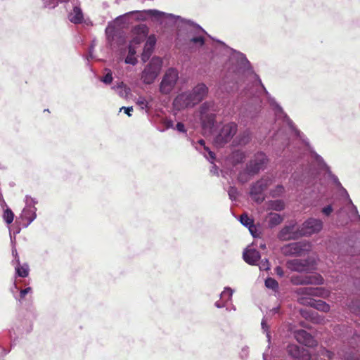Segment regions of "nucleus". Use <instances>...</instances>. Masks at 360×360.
<instances>
[{
	"instance_id": "1",
	"label": "nucleus",
	"mask_w": 360,
	"mask_h": 360,
	"mask_svg": "<svg viewBox=\"0 0 360 360\" xmlns=\"http://www.w3.org/2000/svg\"><path fill=\"white\" fill-rule=\"evenodd\" d=\"M218 41L216 49L227 57L223 65L224 75L219 83V88L226 92H232L238 89L240 82H243L246 75H253L257 84V92L252 94L250 101L247 103L246 107L240 112L242 122H248V120L254 119L261 109V95L264 94L274 112L276 120H281L286 124L295 136L302 142L309 144L304 134L297 129L294 122L283 111L282 107L276 102L267 91L262 82L259 77L254 72L250 62L246 56L240 51H236L221 41Z\"/></svg>"
},
{
	"instance_id": "2",
	"label": "nucleus",
	"mask_w": 360,
	"mask_h": 360,
	"mask_svg": "<svg viewBox=\"0 0 360 360\" xmlns=\"http://www.w3.org/2000/svg\"><path fill=\"white\" fill-rule=\"evenodd\" d=\"M174 19L179 20L182 23L180 30L186 31V39L188 44H193L201 47L205 44L204 34H207V32L198 24L191 20L183 18L179 15H175Z\"/></svg>"
},
{
	"instance_id": "3",
	"label": "nucleus",
	"mask_w": 360,
	"mask_h": 360,
	"mask_svg": "<svg viewBox=\"0 0 360 360\" xmlns=\"http://www.w3.org/2000/svg\"><path fill=\"white\" fill-rule=\"evenodd\" d=\"M208 87L204 83H199L191 91L179 95L174 103H182L181 107H192L203 101L207 96Z\"/></svg>"
},
{
	"instance_id": "4",
	"label": "nucleus",
	"mask_w": 360,
	"mask_h": 360,
	"mask_svg": "<svg viewBox=\"0 0 360 360\" xmlns=\"http://www.w3.org/2000/svg\"><path fill=\"white\" fill-rule=\"evenodd\" d=\"M162 59L159 56L151 58L141 72V78L144 84H151L154 82L162 70Z\"/></svg>"
},
{
	"instance_id": "5",
	"label": "nucleus",
	"mask_w": 360,
	"mask_h": 360,
	"mask_svg": "<svg viewBox=\"0 0 360 360\" xmlns=\"http://www.w3.org/2000/svg\"><path fill=\"white\" fill-rule=\"evenodd\" d=\"M238 131V124L230 122L223 124L214 138V143L218 148L224 147L231 141Z\"/></svg>"
},
{
	"instance_id": "6",
	"label": "nucleus",
	"mask_w": 360,
	"mask_h": 360,
	"mask_svg": "<svg viewBox=\"0 0 360 360\" xmlns=\"http://www.w3.org/2000/svg\"><path fill=\"white\" fill-rule=\"evenodd\" d=\"M214 103L212 101L204 102L200 108V120L204 127L212 128L216 122Z\"/></svg>"
},
{
	"instance_id": "7",
	"label": "nucleus",
	"mask_w": 360,
	"mask_h": 360,
	"mask_svg": "<svg viewBox=\"0 0 360 360\" xmlns=\"http://www.w3.org/2000/svg\"><path fill=\"white\" fill-rule=\"evenodd\" d=\"M130 14H131L132 18H134L137 21H145L147 18V15L157 20H160L164 17L171 20L175 18V15L174 14L167 13L156 9L133 11H130Z\"/></svg>"
},
{
	"instance_id": "8",
	"label": "nucleus",
	"mask_w": 360,
	"mask_h": 360,
	"mask_svg": "<svg viewBox=\"0 0 360 360\" xmlns=\"http://www.w3.org/2000/svg\"><path fill=\"white\" fill-rule=\"evenodd\" d=\"M178 79V71L173 68H169L160 82V91L163 94H169L175 86Z\"/></svg>"
},
{
	"instance_id": "9",
	"label": "nucleus",
	"mask_w": 360,
	"mask_h": 360,
	"mask_svg": "<svg viewBox=\"0 0 360 360\" xmlns=\"http://www.w3.org/2000/svg\"><path fill=\"white\" fill-rule=\"evenodd\" d=\"M323 227V222L321 219L309 217L302 224L300 229L302 237H309L321 232Z\"/></svg>"
},
{
	"instance_id": "10",
	"label": "nucleus",
	"mask_w": 360,
	"mask_h": 360,
	"mask_svg": "<svg viewBox=\"0 0 360 360\" xmlns=\"http://www.w3.org/2000/svg\"><path fill=\"white\" fill-rule=\"evenodd\" d=\"M297 222L291 220L285 224L278 233V238L282 241L297 240L302 238L300 227L296 229Z\"/></svg>"
},
{
	"instance_id": "11",
	"label": "nucleus",
	"mask_w": 360,
	"mask_h": 360,
	"mask_svg": "<svg viewBox=\"0 0 360 360\" xmlns=\"http://www.w3.org/2000/svg\"><path fill=\"white\" fill-rule=\"evenodd\" d=\"M268 162V158L263 152L257 153L247 164L246 172L249 175H255L264 169Z\"/></svg>"
},
{
	"instance_id": "12",
	"label": "nucleus",
	"mask_w": 360,
	"mask_h": 360,
	"mask_svg": "<svg viewBox=\"0 0 360 360\" xmlns=\"http://www.w3.org/2000/svg\"><path fill=\"white\" fill-rule=\"evenodd\" d=\"M60 4H64L65 7L68 8L69 4H71L72 9L68 13V20L75 25L83 23L84 13L80 7V2L79 0H65Z\"/></svg>"
},
{
	"instance_id": "13",
	"label": "nucleus",
	"mask_w": 360,
	"mask_h": 360,
	"mask_svg": "<svg viewBox=\"0 0 360 360\" xmlns=\"http://www.w3.org/2000/svg\"><path fill=\"white\" fill-rule=\"evenodd\" d=\"M308 246V243L306 242H294L283 246L281 252L285 256H301L304 252L307 250Z\"/></svg>"
},
{
	"instance_id": "14",
	"label": "nucleus",
	"mask_w": 360,
	"mask_h": 360,
	"mask_svg": "<svg viewBox=\"0 0 360 360\" xmlns=\"http://www.w3.org/2000/svg\"><path fill=\"white\" fill-rule=\"evenodd\" d=\"M319 176V174L316 170L310 169L306 171L301 178L299 177L298 174L296 172L293 173L291 177L295 181H301L302 184L310 186L317 181Z\"/></svg>"
},
{
	"instance_id": "15",
	"label": "nucleus",
	"mask_w": 360,
	"mask_h": 360,
	"mask_svg": "<svg viewBox=\"0 0 360 360\" xmlns=\"http://www.w3.org/2000/svg\"><path fill=\"white\" fill-rule=\"evenodd\" d=\"M157 43V39L155 34L149 35L144 44L143 52L141 54V60L143 63H146L154 52Z\"/></svg>"
},
{
	"instance_id": "16",
	"label": "nucleus",
	"mask_w": 360,
	"mask_h": 360,
	"mask_svg": "<svg viewBox=\"0 0 360 360\" xmlns=\"http://www.w3.org/2000/svg\"><path fill=\"white\" fill-rule=\"evenodd\" d=\"M269 180L268 179H261L252 184L250 186V195L256 201L262 202V199L259 200L257 197L262 194L269 186Z\"/></svg>"
},
{
	"instance_id": "17",
	"label": "nucleus",
	"mask_w": 360,
	"mask_h": 360,
	"mask_svg": "<svg viewBox=\"0 0 360 360\" xmlns=\"http://www.w3.org/2000/svg\"><path fill=\"white\" fill-rule=\"evenodd\" d=\"M288 354L297 360H311L309 352L297 345L291 344L287 347Z\"/></svg>"
},
{
	"instance_id": "18",
	"label": "nucleus",
	"mask_w": 360,
	"mask_h": 360,
	"mask_svg": "<svg viewBox=\"0 0 360 360\" xmlns=\"http://www.w3.org/2000/svg\"><path fill=\"white\" fill-rule=\"evenodd\" d=\"M295 339L300 343L307 347H314L316 345L314 337L304 330H297L294 333Z\"/></svg>"
},
{
	"instance_id": "19",
	"label": "nucleus",
	"mask_w": 360,
	"mask_h": 360,
	"mask_svg": "<svg viewBox=\"0 0 360 360\" xmlns=\"http://www.w3.org/2000/svg\"><path fill=\"white\" fill-rule=\"evenodd\" d=\"M299 293L303 295L314 296L318 297H326L329 292L323 287H304L299 290Z\"/></svg>"
},
{
	"instance_id": "20",
	"label": "nucleus",
	"mask_w": 360,
	"mask_h": 360,
	"mask_svg": "<svg viewBox=\"0 0 360 360\" xmlns=\"http://www.w3.org/2000/svg\"><path fill=\"white\" fill-rule=\"evenodd\" d=\"M133 32L135 36L133 37L131 41V44L134 43L135 44H140L148 35V27L143 24H141L135 26L133 28Z\"/></svg>"
},
{
	"instance_id": "21",
	"label": "nucleus",
	"mask_w": 360,
	"mask_h": 360,
	"mask_svg": "<svg viewBox=\"0 0 360 360\" xmlns=\"http://www.w3.org/2000/svg\"><path fill=\"white\" fill-rule=\"evenodd\" d=\"M36 207H24L20 216V218L23 221L24 227H27L36 219Z\"/></svg>"
},
{
	"instance_id": "22",
	"label": "nucleus",
	"mask_w": 360,
	"mask_h": 360,
	"mask_svg": "<svg viewBox=\"0 0 360 360\" xmlns=\"http://www.w3.org/2000/svg\"><path fill=\"white\" fill-rule=\"evenodd\" d=\"M260 253L254 248H248L244 250L243 258L245 262L250 265H255L260 259Z\"/></svg>"
},
{
	"instance_id": "23",
	"label": "nucleus",
	"mask_w": 360,
	"mask_h": 360,
	"mask_svg": "<svg viewBox=\"0 0 360 360\" xmlns=\"http://www.w3.org/2000/svg\"><path fill=\"white\" fill-rule=\"evenodd\" d=\"M13 265L15 266V276L21 278H25L29 275L30 268L27 263L20 264L19 257H15L13 260Z\"/></svg>"
},
{
	"instance_id": "24",
	"label": "nucleus",
	"mask_w": 360,
	"mask_h": 360,
	"mask_svg": "<svg viewBox=\"0 0 360 360\" xmlns=\"http://www.w3.org/2000/svg\"><path fill=\"white\" fill-rule=\"evenodd\" d=\"M297 284L300 285H323L324 283V279L320 274L304 276L300 278L297 282Z\"/></svg>"
},
{
	"instance_id": "25",
	"label": "nucleus",
	"mask_w": 360,
	"mask_h": 360,
	"mask_svg": "<svg viewBox=\"0 0 360 360\" xmlns=\"http://www.w3.org/2000/svg\"><path fill=\"white\" fill-rule=\"evenodd\" d=\"M310 158L319 170L326 172L330 169L329 166L326 163L323 158L312 149L310 150Z\"/></svg>"
},
{
	"instance_id": "26",
	"label": "nucleus",
	"mask_w": 360,
	"mask_h": 360,
	"mask_svg": "<svg viewBox=\"0 0 360 360\" xmlns=\"http://www.w3.org/2000/svg\"><path fill=\"white\" fill-rule=\"evenodd\" d=\"M252 139V134L250 130L246 129L241 132L234 140L236 146H245Z\"/></svg>"
},
{
	"instance_id": "27",
	"label": "nucleus",
	"mask_w": 360,
	"mask_h": 360,
	"mask_svg": "<svg viewBox=\"0 0 360 360\" xmlns=\"http://www.w3.org/2000/svg\"><path fill=\"white\" fill-rule=\"evenodd\" d=\"M307 304L323 312H328L330 311V307L328 304L321 300H316L314 299H310L309 301L307 302Z\"/></svg>"
},
{
	"instance_id": "28",
	"label": "nucleus",
	"mask_w": 360,
	"mask_h": 360,
	"mask_svg": "<svg viewBox=\"0 0 360 360\" xmlns=\"http://www.w3.org/2000/svg\"><path fill=\"white\" fill-rule=\"evenodd\" d=\"M288 267L294 271L304 272L307 269V266L301 260L294 259L288 262Z\"/></svg>"
},
{
	"instance_id": "29",
	"label": "nucleus",
	"mask_w": 360,
	"mask_h": 360,
	"mask_svg": "<svg viewBox=\"0 0 360 360\" xmlns=\"http://www.w3.org/2000/svg\"><path fill=\"white\" fill-rule=\"evenodd\" d=\"M15 290H19V298L15 297V299L19 302H21L25 298L26 295H27L28 293H31L32 292V289L31 287H27L24 289H20V288L18 287V281L17 280L14 281L13 287L11 288L12 293L14 294Z\"/></svg>"
},
{
	"instance_id": "30",
	"label": "nucleus",
	"mask_w": 360,
	"mask_h": 360,
	"mask_svg": "<svg viewBox=\"0 0 360 360\" xmlns=\"http://www.w3.org/2000/svg\"><path fill=\"white\" fill-rule=\"evenodd\" d=\"M283 220V217L278 213L271 212L268 216V224L271 228L275 227L280 224Z\"/></svg>"
},
{
	"instance_id": "31",
	"label": "nucleus",
	"mask_w": 360,
	"mask_h": 360,
	"mask_svg": "<svg viewBox=\"0 0 360 360\" xmlns=\"http://www.w3.org/2000/svg\"><path fill=\"white\" fill-rule=\"evenodd\" d=\"M37 314L33 310H27L26 314L25 315V319L26 321V324L27 323V326L26 328L27 333L30 332L32 330V323L33 321L36 319Z\"/></svg>"
},
{
	"instance_id": "32",
	"label": "nucleus",
	"mask_w": 360,
	"mask_h": 360,
	"mask_svg": "<svg viewBox=\"0 0 360 360\" xmlns=\"http://www.w3.org/2000/svg\"><path fill=\"white\" fill-rule=\"evenodd\" d=\"M132 18L131 14L130 12L126 13L123 15H120L117 17L114 22L117 25H125L131 23V19Z\"/></svg>"
},
{
	"instance_id": "33",
	"label": "nucleus",
	"mask_w": 360,
	"mask_h": 360,
	"mask_svg": "<svg viewBox=\"0 0 360 360\" xmlns=\"http://www.w3.org/2000/svg\"><path fill=\"white\" fill-rule=\"evenodd\" d=\"M116 24L115 22H108V26L105 28V35L108 41H112L115 36L117 34V29L115 27Z\"/></svg>"
},
{
	"instance_id": "34",
	"label": "nucleus",
	"mask_w": 360,
	"mask_h": 360,
	"mask_svg": "<svg viewBox=\"0 0 360 360\" xmlns=\"http://www.w3.org/2000/svg\"><path fill=\"white\" fill-rule=\"evenodd\" d=\"M239 221L244 226L248 228L253 235L252 228H255L253 220L247 214H243L240 216Z\"/></svg>"
},
{
	"instance_id": "35",
	"label": "nucleus",
	"mask_w": 360,
	"mask_h": 360,
	"mask_svg": "<svg viewBox=\"0 0 360 360\" xmlns=\"http://www.w3.org/2000/svg\"><path fill=\"white\" fill-rule=\"evenodd\" d=\"M3 209H4V214H3L4 220L8 224L12 223L13 221V219H14L13 212L8 207H7L6 205V206H4V207Z\"/></svg>"
},
{
	"instance_id": "36",
	"label": "nucleus",
	"mask_w": 360,
	"mask_h": 360,
	"mask_svg": "<svg viewBox=\"0 0 360 360\" xmlns=\"http://www.w3.org/2000/svg\"><path fill=\"white\" fill-rule=\"evenodd\" d=\"M65 0H41L43 8L47 9H54L59 4Z\"/></svg>"
},
{
	"instance_id": "37",
	"label": "nucleus",
	"mask_w": 360,
	"mask_h": 360,
	"mask_svg": "<svg viewBox=\"0 0 360 360\" xmlns=\"http://www.w3.org/2000/svg\"><path fill=\"white\" fill-rule=\"evenodd\" d=\"M339 195L345 201V204H352V200L347 190L342 186L337 189Z\"/></svg>"
},
{
	"instance_id": "38",
	"label": "nucleus",
	"mask_w": 360,
	"mask_h": 360,
	"mask_svg": "<svg viewBox=\"0 0 360 360\" xmlns=\"http://www.w3.org/2000/svg\"><path fill=\"white\" fill-rule=\"evenodd\" d=\"M346 206H348V210L350 212L351 217H353L354 220L360 221V215L359 214L357 207L353 204H345Z\"/></svg>"
},
{
	"instance_id": "39",
	"label": "nucleus",
	"mask_w": 360,
	"mask_h": 360,
	"mask_svg": "<svg viewBox=\"0 0 360 360\" xmlns=\"http://www.w3.org/2000/svg\"><path fill=\"white\" fill-rule=\"evenodd\" d=\"M265 286L267 288L276 290L278 288V283L274 278L268 277L265 280Z\"/></svg>"
},
{
	"instance_id": "40",
	"label": "nucleus",
	"mask_w": 360,
	"mask_h": 360,
	"mask_svg": "<svg viewBox=\"0 0 360 360\" xmlns=\"http://www.w3.org/2000/svg\"><path fill=\"white\" fill-rule=\"evenodd\" d=\"M326 173L328 174V178L335 185L337 189L342 186L340 181H339L338 176L332 173L330 169L328 171H327Z\"/></svg>"
},
{
	"instance_id": "41",
	"label": "nucleus",
	"mask_w": 360,
	"mask_h": 360,
	"mask_svg": "<svg viewBox=\"0 0 360 360\" xmlns=\"http://www.w3.org/2000/svg\"><path fill=\"white\" fill-rule=\"evenodd\" d=\"M234 290L230 287H225L224 290L220 294L221 298H224L227 297V301H231L232 299L233 294Z\"/></svg>"
},
{
	"instance_id": "42",
	"label": "nucleus",
	"mask_w": 360,
	"mask_h": 360,
	"mask_svg": "<svg viewBox=\"0 0 360 360\" xmlns=\"http://www.w3.org/2000/svg\"><path fill=\"white\" fill-rule=\"evenodd\" d=\"M271 207L275 211H282L285 208V204L282 200H276L271 202Z\"/></svg>"
},
{
	"instance_id": "43",
	"label": "nucleus",
	"mask_w": 360,
	"mask_h": 360,
	"mask_svg": "<svg viewBox=\"0 0 360 360\" xmlns=\"http://www.w3.org/2000/svg\"><path fill=\"white\" fill-rule=\"evenodd\" d=\"M113 80L112 73L111 70H108V72L100 79V81L105 84H110Z\"/></svg>"
},
{
	"instance_id": "44",
	"label": "nucleus",
	"mask_w": 360,
	"mask_h": 360,
	"mask_svg": "<svg viewBox=\"0 0 360 360\" xmlns=\"http://www.w3.org/2000/svg\"><path fill=\"white\" fill-rule=\"evenodd\" d=\"M343 208H340L338 210H337L336 212V215H337V221L338 223H339L340 225H343L345 224H347V221H348V218L347 217H345V219H342V214L343 213Z\"/></svg>"
},
{
	"instance_id": "45",
	"label": "nucleus",
	"mask_w": 360,
	"mask_h": 360,
	"mask_svg": "<svg viewBox=\"0 0 360 360\" xmlns=\"http://www.w3.org/2000/svg\"><path fill=\"white\" fill-rule=\"evenodd\" d=\"M285 191V188L283 185L278 184L276 186L275 189L271 191V195L273 197H278L281 196Z\"/></svg>"
},
{
	"instance_id": "46",
	"label": "nucleus",
	"mask_w": 360,
	"mask_h": 360,
	"mask_svg": "<svg viewBox=\"0 0 360 360\" xmlns=\"http://www.w3.org/2000/svg\"><path fill=\"white\" fill-rule=\"evenodd\" d=\"M25 207H27V208L35 207V204L37 202V201L35 200V199H34L28 195L25 196Z\"/></svg>"
},
{
	"instance_id": "47",
	"label": "nucleus",
	"mask_w": 360,
	"mask_h": 360,
	"mask_svg": "<svg viewBox=\"0 0 360 360\" xmlns=\"http://www.w3.org/2000/svg\"><path fill=\"white\" fill-rule=\"evenodd\" d=\"M239 356L242 360H246L249 356V347L248 346H244L242 347Z\"/></svg>"
},
{
	"instance_id": "48",
	"label": "nucleus",
	"mask_w": 360,
	"mask_h": 360,
	"mask_svg": "<svg viewBox=\"0 0 360 360\" xmlns=\"http://www.w3.org/2000/svg\"><path fill=\"white\" fill-rule=\"evenodd\" d=\"M228 194H229V198L231 200H236L238 197L237 188L233 186L230 187L229 189V191H228Z\"/></svg>"
},
{
	"instance_id": "49",
	"label": "nucleus",
	"mask_w": 360,
	"mask_h": 360,
	"mask_svg": "<svg viewBox=\"0 0 360 360\" xmlns=\"http://www.w3.org/2000/svg\"><path fill=\"white\" fill-rule=\"evenodd\" d=\"M124 62L126 64L135 65L138 63V60L135 56L127 54Z\"/></svg>"
},
{
	"instance_id": "50",
	"label": "nucleus",
	"mask_w": 360,
	"mask_h": 360,
	"mask_svg": "<svg viewBox=\"0 0 360 360\" xmlns=\"http://www.w3.org/2000/svg\"><path fill=\"white\" fill-rule=\"evenodd\" d=\"M333 212V208L331 205H328L321 209V213L325 217H329Z\"/></svg>"
},
{
	"instance_id": "51",
	"label": "nucleus",
	"mask_w": 360,
	"mask_h": 360,
	"mask_svg": "<svg viewBox=\"0 0 360 360\" xmlns=\"http://www.w3.org/2000/svg\"><path fill=\"white\" fill-rule=\"evenodd\" d=\"M205 150L207 153V154H204L205 157L209 160L211 162H212V161L214 160H215V154L214 152H212V150H210V149L207 147V146H205Z\"/></svg>"
},
{
	"instance_id": "52",
	"label": "nucleus",
	"mask_w": 360,
	"mask_h": 360,
	"mask_svg": "<svg viewBox=\"0 0 360 360\" xmlns=\"http://www.w3.org/2000/svg\"><path fill=\"white\" fill-rule=\"evenodd\" d=\"M136 103L141 107V109L148 108V103L143 97H139L136 101Z\"/></svg>"
},
{
	"instance_id": "53",
	"label": "nucleus",
	"mask_w": 360,
	"mask_h": 360,
	"mask_svg": "<svg viewBox=\"0 0 360 360\" xmlns=\"http://www.w3.org/2000/svg\"><path fill=\"white\" fill-rule=\"evenodd\" d=\"M261 326H262V328L265 332H266V338H267V340H268V342H269L268 348H269V344H270L271 336H270L269 333L268 332V326H267V324H266V321H265L264 319H262V323H261Z\"/></svg>"
},
{
	"instance_id": "54",
	"label": "nucleus",
	"mask_w": 360,
	"mask_h": 360,
	"mask_svg": "<svg viewBox=\"0 0 360 360\" xmlns=\"http://www.w3.org/2000/svg\"><path fill=\"white\" fill-rule=\"evenodd\" d=\"M270 264L267 259H265L264 261H262L259 269L260 270H268L269 269Z\"/></svg>"
},
{
	"instance_id": "55",
	"label": "nucleus",
	"mask_w": 360,
	"mask_h": 360,
	"mask_svg": "<svg viewBox=\"0 0 360 360\" xmlns=\"http://www.w3.org/2000/svg\"><path fill=\"white\" fill-rule=\"evenodd\" d=\"M176 129L179 132H182V133L186 132L185 126H184V123H182V122H178L176 125Z\"/></svg>"
},
{
	"instance_id": "56",
	"label": "nucleus",
	"mask_w": 360,
	"mask_h": 360,
	"mask_svg": "<svg viewBox=\"0 0 360 360\" xmlns=\"http://www.w3.org/2000/svg\"><path fill=\"white\" fill-rule=\"evenodd\" d=\"M122 110H124V112L128 115V116H131V112L133 111V107L132 106H130V107H122L120 109V111H122Z\"/></svg>"
},
{
	"instance_id": "57",
	"label": "nucleus",
	"mask_w": 360,
	"mask_h": 360,
	"mask_svg": "<svg viewBox=\"0 0 360 360\" xmlns=\"http://www.w3.org/2000/svg\"><path fill=\"white\" fill-rule=\"evenodd\" d=\"M164 124L167 129L173 128L174 122L172 120L167 119L164 121Z\"/></svg>"
},
{
	"instance_id": "58",
	"label": "nucleus",
	"mask_w": 360,
	"mask_h": 360,
	"mask_svg": "<svg viewBox=\"0 0 360 360\" xmlns=\"http://www.w3.org/2000/svg\"><path fill=\"white\" fill-rule=\"evenodd\" d=\"M136 51L135 48L130 43V44L128 46V54L132 55V56H136Z\"/></svg>"
},
{
	"instance_id": "59",
	"label": "nucleus",
	"mask_w": 360,
	"mask_h": 360,
	"mask_svg": "<svg viewBox=\"0 0 360 360\" xmlns=\"http://www.w3.org/2000/svg\"><path fill=\"white\" fill-rule=\"evenodd\" d=\"M275 271H276V274L280 276L281 277L284 275L283 269L279 266H278L275 268Z\"/></svg>"
},
{
	"instance_id": "60",
	"label": "nucleus",
	"mask_w": 360,
	"mask_h": 360,
	"mask_svg": "<svg viewBox=\"0 0 360 360\" xmlns=\"http://www.w3.org/2000/svg\"><path fill=\"white\" fill-rule=\"evenodd\" d=\"M10 352V350H8L4 347H1L0 346V356H4L6 355H7L8 353Z\"/></svg>"
},
{
	"instance_id": "61",
	"label": "nucleus",
	"mask_w": 360,
	"mask_h": 360,
	"mask_svg": "<svg viewBox=\"0 0 360 360\" xmlns=\"http://www.w3.org/2000/svg\"><path fill=\"white\" fill-rule=\"evenodd\" d=\"M214 306L217 307V308H219V309H221V308H223L225 307V304L223 303V302H221L219 301H217L215 303H214Z\"/></svg>"
},
{
	"instance_id": "62",
	"label": "nucleus",
	"mask_w": 360,
	"mask_h": 360,
	"mask_svg": "<svg viewBox=\"0 0 360 360\" xmlns=\"http://www.w3.org/2000/svg\"><path fill=\"white\" fill-rule=\"evenodd\" d=\"M83 22L86 24V25H92V22L89 19H84Z\"/></svg>"
},
{
	"instance_id": "63",
	"label": "nucleus",
	"mask_w": 360,
	"mask_h": 360,
	"mask_svg": "<svg viewBox=\"0 0 360 360\" xmlns=\"http://www.w3.org/2000/svg\"><path fill=\"white\" fill-rule=\"evenodd\" d=\"M12 254H13V256L14 257V259H15V257H19L18 255V252H17V250L15 248H13L12 249Z\"/></svg>"
},
{
	"instance_id": "64",
	"label": "nucleus",
	"mask_w": 360,
	"mask_h": 360,
	"mask_svg": "<svg viewBox=\"0 0 360 360\" xmlns=\"http://www.w3.org/2000/svg\"><path fill=\"white\" fill-rule=\"evenodd\" d=\"M198 143H199V144H200V146H203V148H205V146H205V141L203 139H200V140L198 141Z\"/></svg>"
}]
</instances>
